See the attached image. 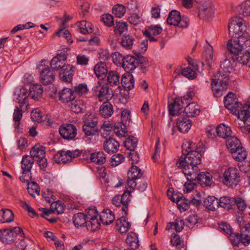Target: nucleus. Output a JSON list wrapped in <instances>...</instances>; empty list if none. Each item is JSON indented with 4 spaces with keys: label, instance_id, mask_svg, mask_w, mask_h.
Segmentation results:
<instances>
[{
    "label": "nucleus",
    "instance_id": "1",
    "mask_svg": "<svg viewBox=\"0 0 250 250\" xmlns=\"http://www.w3.org/2000/svg\"><path fill=\"white\" fill-rule=\"evenodd\" d=\"M237 41H229L227 44L228 52L225 61L229 62H250V52H242L244 47L250 46V36L246 32L237 37Z\"/></svg>",
    "mask_w": 250,
    "mask_h": 250
},
{
    "label": "nucleus",
    "instance_id": "2",
    "mask_svg": "<svg viewBox=\"0 0 250 250\" xmlns=\"http://www.w3.org/2000/svg\"><path fill=\"white\" fill-rule=\"evenodd\" d=\"M201 154L195 151L190 152L188 156H180L176 165L182 170L187 180H196L200 169L197 166L201 162Z\"/></svg>",
    "mask_w": 250,
    "mask_h": 250
},
{
    "label": "nucleus",
    "instance_id": "3",
    "mask_svg": "<svg viewBox=\"0 0 250 250\" xmlns=\"http://www.w3.org/2000/svg\"><path fill=\"white\" fill-rule=\"evenodd\" d=\"M221 70H219V76L218 78L211 80L212 90L213 95L216 97H220L228 88L229 79L226 75H221Z\"/></svg>",
    "mask_w": 250,
    "mask_h": 250
},
{
    "label": "nucleus",
    "instance_id": "4",
    "mask_svg": "<svg viewBox=\"0 0 250 250\" xmlns=\"http://www.w3.org/2000/svg\"><path fill=\"white\" fill-rule=\"evenodd\" d=\"M52 70L57 71L60 68V79L64 83L72 82L74 73V67L70 64H64L62 67L58 66V63H50Z\"/></svg>",
    "mask_w": 250,
    "mask_h": 250
},
{
    "label": "nucleus",
    "instance_id": "5",
    "mask_svg": "<svg viewBox=\"0 0 250 250\" xmlns=\"http://www.w3.org/2000/svg\"><path fill=\"white\" fill-rule=\"evenodd\" d=\"M228 29L229 35L236 38L246 31L247 26L242 18L236 17L229 23Z\"/></svg>",
    "mask_w": 250,
    "mask_h": 250
},
{
    "label": "nucleus",
    "instance_id": "6",
    "mask_svg": "<svg viewBox=\"0 0 250 250\" xmlns=\"http://www.w3.org/2000/svg\"><path fill=\"white\" fill-rule=\"evenodd\" d=\"M240 181V176L238 169L234 167H229L223 174V183L229 187L236 186Z\"/></svg>",
    "mask_w": 250,
    "mask_h": 250
},
{
    "label": "nucleus",
    "instance_id": "7",
    "mask_svg": "<svg viewBox=\"0 0 250 250\" xmlns=\"http://www.w3.org/2000/svg\"><path fill=\"white\" fill-rule=\"evenodd\" d=\"M131 191L125 190L123 195H117L112 199V203L117 207H121V210L126 215L128 204L130 201V196Z\"/></svg>",
    "mask_w": 250,
    "mask_h": 250
},
{
    "label": "nucleus",
    "instance_id": "8",
    "mask_svg": "<svg viewBox=\"0 0 250 250\" xmlns=\"http://www.w3.org/2000/svg\"><path fill=\"white\" fill-rule=\"evenodd\" d=\"M95 220L97 221L96 229H99L100 223L99 220L103 225H107L111 224L115 220V216L113 212L108 209L104 210L98 216L97 210L95 207Z\"/></svg>",
    "mask_w": 250,
    "mask_h": 250
},
{
    "label": "nucleus",
    "instance_id": "9",
    "mask_svg": "<svg viewBox=\"0 0 250 250\" xmlns=\"http://www.w3.org/2000/svg\"><path fill=\"white\" fill-rule=\"evenodd\" d=\"M59 133L61 136L65 140H75L77 134V129L73 124H63L59 128Z\"/></svg>",
    "mask_w": 250,
    "mask_h": 250
},
{
    "label": "nucleus",
    "instance_id": "10",
    "mask_svg": "<svg viewBox=\"0 0 250 250\" xmlns=\"http://www.w3.org/2000/svg\"><path fill=\"white\" fill-rule=\"evenodd\" d=\"M142 175L143 172L141 169L136 166L132 165L127 173L128 179L126 181L127 187L132 189H134L137 186L135 181L140 178Z\"/></svg>",
    "mask_w": 250,
    "mask_h": 250
},
{
    "label": "nucleus",
    "instance_id": "11",
    "mask_svg": "<svg viewBox=\"0 0 250 250\" xmlns=\"http://www.w3.org/2000/svg\"><path fill=\"white\" fill-rule=\"evenodd\" d=\"M224 105L225 107L231 111L233 114H236L240 105H242L238 102L235 94L232 92H229L224 98Z\"/></svg>",
    "mask_w": 250,
    "mask_h": 250
},
{
    "label": "nucleus",
    "instance_id": "12",
    "mask_svg": "<svg viewBox=\"0 0 250 250\" xmlns=\"http://www.w3.org/2000/svg\"><path fill=\"white\" fill-rule=\"evenodd\" d=\"M73 222L76 228L82 227L84 224H85V226L88 231L90 232L93 231V223L90 220H87L84 214L83 213L80 212L74 215Z\"/></svg>",
    "mask_w": 250,
    "mask_h": 250
},
{
    "label": "nucleus",
    "instance_id": "13",
    "mask_svg": "<svg viewBox=\"0 0 250 250\" xmlns=\"http://www.w3.org/2000/svg\"><path fill=\"white\" fill-rule=\"evenodd\" d=\"M94 115L92 114H85L84 124L83 126V130L85 135V141H89V136L94 135Z\"/></svg>",
    "mask_w": 250,
    "mask_h": 250
},
{
    "label": "nucleus",
    "instance_id": "14",
    "mask_svg": "<svg viewBox=\"0 0 250 250\" xmlns=\"http://www.w3.org/2000/svg\"><path fill=\"white\" fill-rule=\"evenodd\" d=\"M95 95L100 102H106L108 100L109 87L106 82L102 83H97L95 86Z\"/></svg>",
    "mask_w": 250,
    "mask_h": 250
},
{
    "label": "nucleus",
    "instance_id": "15",
    "mask_svg": "<svg viewBox=\"0 0 250 250\" xmlns=\"http://www.w3.org/2000/svg\"><path fill=\"white\" fill-rule=\"evenodd\" d=\"M53 71L50 70L49 66H45L42 69L40 72V79L41 82L44 85L50 84L54 82L55 76Z\"/></svg>",
    "mask_w": 250,
    "mask_h": 250
},
{
    "label": "nucleus",
    "instance_id": "16",
    "mask_svg": "<svg viewBox=\"0 0 250 250\" xmlns=\"http://www.w3.org/2000/svg\"><path fill=\"white\" fill-rule=\"evenodd\" d=\"M107 73V68L105 63H100L98 67L95 66V75L97 78V79L95 78V82H97V83H102L106 82L105 78Z\"/></svg>",
    "mask_w": 250,
    "mask_h": 250
},
{
    "label": "nucleus",
    "instance_id": "17",
    "mask_svg": "<svg viewBox=\"0 0 250 250\" xmlns=\"http://www.w3.org/2000/svg\"><path fill=\"white\" fill-rule=\"evenodd\" d=\"M176 126L180 132L187 133L191 126V122L187 117H179L176 119Z\"/></svg>",
    "mask_w": 250,
    "mask_h": 250
},
{
    "label": "nucleus",
    "instance_id": "18",
    "mask_svg": "<svg viewBox=\"0 0 250 250\" xmlns=\"http://www.w3.org/2000/svg\"><path fill=\"white\" fill-rule=\"evenodd\" d=\"M14 95L17 102L20 104V105L23 106L26 104L27 98L29 96L27 90L25 88H17L15 91Z\"/></svg>",
    "mask_w": 250,
    "mask_h": 250
},
{
    "label": "nucleus",
    "instance_id": "19",
    "mask_svg": "<svg viewBox=\"0 0 250 250\" xmlns=\"http://www.w3.org/2000/svg\"><path fill=\"white\" fill-rule=\"evenodd\" d=\"M119 143L112 138H109L104 141V148L107 153H115L119 148Z\"/></svg>",
    "mask_w": 250,
    "mask_h": 250
},
{
    "label": "nucleus",
    "instance_id": "20",
    "mask_svg": "<svg viewBox=\"0 0 250 250\" xmlns=\"http://www.w3.org/2000/svg\"><path fill=\"white\" fill-rule=\"evenodd\" d=\"M236 114L244 123L250 122V105L246 104L243 106L240 105Z\"/></svg>",
    "mask_w": 250,
    "mask_h": 250
},
{
    "label": "nucleus",
    "instance_id": "21",
    "mask_svg": "<svg viewBox=\"0 0 250 250\" xmlns=\"http://www.w3.org/2000/svg\"><path fill=\"white\" fill-rule=\"evenodd\" d=\"M185 103L180 98H175L174 101L168 105L169 112L170 114L175 116L179 114L182 110L183 104Z\"/></svg>",
    "mask_w": 250,
    "mask_h": 250
},
{
    "label": "nucleus",
    "instance_id": "22",
    "mask_svg": "<svg viewBox=\"0 0 250 250\" xmlns=\"http://www.w3.org/2000/svg\"><path fill=\"white\" fill-rule=\"evenodd\" d=\"M34 159L29 155H24L21 162V167L23 173L29 174L30 173Z\"/></svg>",
    "mask_w": 250,
    "mask_h": 250
},
{
    "label": "nucleus",
    "instance_id": "23",
    "mask_svg": "<svg viewBox=\"0 0 250 250\" xmlns=\"http://www.w3.org/2000/svg\"><path fill=\"white\" fill-rule=\"evenodd\" d=\"M121 83L125 89L131 90L134 87V80L130 73H125L123 75Z\"/></svg>",
    "mask_w": 250,
    "mask_h": 250
},
{
    "label": "nucleus",
    "instance_id": "24",
    "mask_svg": "<svg viewBox=\"0 0 250 250\" xmlns=\"http://www.w3.org/2000/svg\"><path fill=\"white\" fill-rule=\"evenodd\" d=\"M116 226L118 231L122 234H125L130 229L131 224L125 220L124 216L116 220Z\"/></svg>",
    "mask_w": 250,
    "mask_h": 250
},
{
    "label": "nucleus",
    "instance_id": "25",
    "mask_svg": "<svg viewBox=\"0 0 250 250\" xmlns=\"http://www.w3.org/2000/svg\"><path fill=\"white\" fill-rule=\"evenodd\" d=\"M42 210H44V215H48L50 213H55V212L59 214L63 212L64 206V204L61 201H59L52 203L50 209H46L43 208Z\"/></svg>",
    "mask_w": 250,
    "mask_h": 250
},
{
    "label": "nucleus",
    "instance_id": "26",
    "mask_svg": "<svg viewBox=\"0 0 250 250\" xmlns=\"http://www.w3.org/2000/svg\"><path fill=\"white\" fill-rule=\"evenodd\" d=\"M59 99L62 102L70 103L75 99V96L72 89L64 88L59 93Z\"/></svg>",
    "mask_w": 250,
    "mask_h": 250
},
{
    "label": "nucleus",
    "instance_id": "27",
    "mask_svg": "<svg viewBox=\"0 0 250 250\" xmlns=\"http://www.w3.org/2000/svg\"><path fill=\"white\" fill-rule=\"evenodd\" d=\"M0 240L5 244H11L15 241L14 233L11 229L0 230Z\"/></svg>",
    "mask_w": 250,
    "mask_h": 250
},
{
    "label": "nucleus",
    "instance_id": "28",
    "mask_svg": "<svg viewBox=\"0 0 250 250\" xmlns=\"http://www.w3.org/2000/svg\"><path fill=\"white\" fill-rule=\"evenodd\" d=\"M30 156L34 161L39 160L43 156H45V147L39 145H35L30 151Z\"/></svg>",
    "mask_w": 250,
    "mask_h": 250
},
{
    "label": "nucleus",
    "instance_id": "29",
    "mask_svg": "<svg viewBox=\"0 0 250 250\" xmlns=\"http://www.w3.org/2000/svg\"><path fill=\"white\" fill-rule=\"evenodd\" d=\"M212 176L208 172H202L198 173L196 181L202 187L210 186L212 182L211 180Z\"/></svg>",
    "mask_w": 250,
    "mask_h": 250
},
{
    "label": "nucleus",
    "instance_id": "30",
    "mask_svg": "<svg viewBox=\"0 0 250 250\" xmlns=\"http://www.w3.org/2000/svg\"><path fill=\"white\" fill-rule=\"evenodd\" d=\"M197 68L193 63H189V65L181 71V74L190 80H193L197 77Z\"/></svg>",
    "mask_w": 250,
    "mask_h": 250
},
{
    "label": "nucleus",
    "instance_id": "31",
    "mask_svg": "<svg viewBox=\"0 0 250 250\" xmlns=\"http://www.w3.org/2000/svg\"><path fill=\"white\" fill-rule=\"evenodd\" d=\"M43 92L42 86L39 84H32L29 90V96L32 99L38 100L41 98Z\"/></svg>",
    "mask_w": 250,
    "mask_h": 250
},
{
    "label": "nucleus",
    "instance_id": "32",
    "mask_svg": "<svg viewBox=\"0 0 250 250\" xmlns=\"http://www.w3.org/2000/svg\"><path fill=\"white\" fill-rule=\"evenodd\" d=\"M184 112L188 117H193L200 114V109L197 104L191 103L185 108Z\"/></svg>",
    "mask_w": 250,
    "mask_h": 250
},
{
    "label": "nucleus",
    "instance_id": "33",
    "mask_svg": "<svg viewBox=\"0 0 250 250\" xmlns=\"http://www.w3.org/2000/svg\"><path fill=\"white\" fill-rule=\"evenodd\" d=\"M76 25L78 27V30L83 34L92 33L93 31L92 23L85 21L77 22Z\"/></svg>",
    "mask_w": 250,
    "mask_h": 250
},
{
    "label": "nucleus",
    "instance_id": "34",
    "mask_svg": "<svg viewBox=\"0 0 250 250\" xmlns=\"http://www.w3.org/2000/svg\"><path fill=\"white\" fill-rule=\"evenodd\" d=\"M70 110L75 113H80L83 112L85 108L83 102L81 100H73L69 104Z\"/></svg>",
    "mask_w": 250,
    "mask_h": 250
},
{
    "label": "nucleus",
    "instance_id": "35",
    "mask_svg": "<svg viewBox=\"0 0 250 250\" xmlns=\"http://www.w3.org/2000/svg\"><path fill=\"white\" fill-rule=\"evenodd\" d=\"M100 114L105 118L111 116L113 113L112 105L107 102H104L100 108Z\"/></svg>",
    "mask_w": 250,
    "mask_h": 250
},
{
    "label": "nucleus",
    "instance_id": "36",
    "mask_svg": "<svg viewBox=\"0 0 250 250\" xmlns=\"http://www.w3.org/2000/svg\"><path fill=\"white\" fill-rule=\"evenodd\" d=\"M219 199L214 196H208L204 201L205 207L208 210L213 211L219 207Z\"/></svg>",
    "mask_w": 250,
    "mask_h": 250
},
{
    "label": "nucleus",
    "instance_id": "37",
    "mask_svg": "<svg viewBox=\"0 0 250 250\" xmlns=\"http://www.w3.org/2000/svg\"><path fill=\"white\" fill-rule=\"evenodd\" d=\"M113 62H135V58L134 57L127 56L126 57L123 56L118 52H115L111 55Z\"/></svg>",
    "mask_w": 250,
    "mask_h": 250
},
{
    "label": "nucleus",
    "instance_id": "38",
    "mask_svg": "<svg viewBox=\"0 0 250 250\" xmlns=\"http://www.w3.org/2000/svg\"><path fill=\"white\" fill-rule=\"evenodd\" d=\"M147 42L148 41L147 40H145L141 42L140 44V52L138 54L136 55V58H135V61H137L138 62H147L150 61L149 59L140 55L141 52L144 53L146 51L147 48Z\"/></svg>",
    "mask_w": 250,
    "mask_h": 250
},
{
    "label": "nucleus",
    "instance_id": "39",
    "mask_svg": "<svg viewBox=\"0 0 250 250\" xmlns=\"http://www.w3.org/2000/svg\"><path fill=\"white\" fill-rule=\"evenodd\" d=\"M216 131L218 136L226 139L231 136V130L229 126H226L224 124H220L216 128Z\"/></svg>",
    "mask_w": 250,
    "mask_h": 250
},
{
    "label": "nucleus",
    "instance_id": "40",
    "mask_svg": "<svg viewBox=\"0 0 250 250\" xmlns=\"http://www.w3.org/2000/svg\"><path fill=\"white\" fill-rule=\"evenodd\" d=\"M226 146L230 152L242 147V145L239 140L235 137H230L226 142Z\"/></svg>",
    "mask_w": 250,
    "mask_h": 250
},
{
    "label": "nucleus",
    "instance_id": "41",
    "mask_svg": "<svg viewBox=\"0 0 250 250\" xmlns=\"http://www.w3.org/2000/svg\"><path fill=\"white\" fill-rule=\"evenodd\" d=\"M54 161L58 164H65L70 162V156L64 150L58 151L54 156Z\"/></svg>",
    "mask_w": 250,
    "mask_h": 250
},
{
    "label": "nucleus",
    "instance_id": "42",
    "mask_svg": "<svg viewBox=\"0 0 250 250\" xmlns=\"http://www.w3.org/2000/svg\"><path fill=\"white\" fill-rule=\"evenodd\" d=\"M180 20V12L176 10H172L169 13L167 22L169 25L177 26Z\"/></svg>",
    "mask_w": 250,
    "mask_h": 250
},
{
    "label": "nucleus",
    "instance_id": "43",
    "mask_svg": "<svg viewBox=\"0 0 250 250\" xmlns=\"http://www.w3.org/2000/svg\"><path fill=\"white\" fill-rule=\"evenodd\" d=\"M185 223L181 218L176 219L173 222L167 224L166 229L169 230L174 229L176 232H180L184 228Z\"/></svg>",
    "mask_w": 250,
    "mask_h": 250
},
{
    "label": "nucleus",
    "instance_id": "44",
    "mask_svg": "<svg viewBox=\"0 0 250 250\" xmlns=\"http://www.w3.org/2000/svg\"><path fill=\"white\" fill-rule=\"evenodd\" d=\"M120 75L114 71H109L107 77V81L110 86H116L120 83Z\"/></svg>",
    "mask_w": 250,
    "mask_h": 250
},
{
    "label": "nucleus",
    "instance_id": "45",
    "mask_svg": "<svg viewBox=\"0 0 250 250\" xmlns=\"http://www.w3.org/2000/svg\"><path fill=\"white\" fill-rule=\"evenodd\" d=\"M0 215L2 217L0 219V223L11 222L14 220V213L9 209H2L0 210Z\"/></svg>",
    "mask_w": 250,
    "mask_h": 250
},
{
    "label": "nucleus",
    "instance_id": "46",
    "mask_svg": "<svg viewBox=\"0 0 250 250\" xmlns=\"http://www.w3.org/2000/svg\"><path fill=\"white\" fill-rule=\"evenodd\" d=\"M22 105H20L19 107L16 106L13 113V119L15 122L14 126L17 129H19L20 121L22 118Z\"/></svg>",
    "mask_w": 250,
    "mask_h": 250
},
{
    "label": "nucleus",
    "instance_id": "47",
    "mask_svg": "<svg viewBox=\"0 0 250 250\" xmlns=\"http://www.w3.org/2000/svg\"><path fill=\"white\" fill-rule=\"evenodd\" d=\"M232 157L236 161L242 162L247 156V152L243 146L231 152Z\"/></svg>",
    "mask_w": 250,
    "mask_h": 250
},
{
    "label": "nucleus",
    "instance_id": "48",
    "mask_svg": "<svg viewBox=\"0 0 250 250\" xmlns=\"http://www.w3.org/2000/svg\"><path fill=\"white\" fill-rule=\"evenodd\" d=\"M234 200L229 196H223L219 200V207L228 210L231 208L232 205H234Z\"/></svg>",
    "mask_w": 250,
    "mask_h": 250
},
{
    "label": "nucleus",
    "instance_id": "49",
    "mask_svg": "<svg viewBox=\"0 0 250 250\" xmlns=\"http://www.w3.org/2000/svg\"><path fill=\"white\" fill-rule=\"evenodd\" d=\"M125 124L122 123H117L114 124V130L117 136L120 137H125L127 132L125 127Z\"/></svg>",
    "mask_w": 250,
    "mask_h": 250
},
{
    "label": "nucleus",
    "instance_id": "50",
    "mask_svg": "<svg viewBox=\"0 0 250 250\" xmlns=\"http://www.w3.org/2000/svg\"><path fill=\"white\" fill-rule=\"evenodd\" d=\"M188 146H187V144H185L182 146V155L181 156H188V154L190 152L195 151L199 152L198 149L197 148V146L195 143L192 142H188Z\"/></svg>",
    "mask_w": 250,
    "mask_h": 250
},
{
    "label": "nucleus",
    "instance_id": "51",
    "mask_svg": "<svg viewBox=\"0 0 250 250\" xmlns=\"http://www.w3.org/2000/svg\"><path fill=\"white\" fill-rule=\"evenodd\" d=\"M204 55L206 62L216 61V57L213 56V47L209 44L205 48Z\"/></svg>",
    "mask_w": 250,
    "mask_h": 250
},
{
    "label": "nucleus",
    "instance_id": "52",
    "mask_svg": "<svg viewBox=\"0 0 250 250\" xmlns=\"http://www.w3.org/2000/svg\"><path fill=\"white\" fill-rule=\"evenodd\" d=\"M214 11L211 6L203 7L199 11V16L200 18L208 20L212 17Z\"/></svg>",
    "mask_w": 250,
    "mask_h": 250
},
{
    "label": "nucleus",
    "instance_id": "53",
    "mask_svg": "<svg viewBox=\"0 0 250 250\" xmlns=\"http://www.w3.org/2000/svg\"><path fill=\"white\" fill-rule=\"evenodd\" d=\"M137 143L138 139L136 138L133 136H129L126 139L124 143L125 146L131 151H133L137 146Z\"/></svg>",
    "mask_w": 250,
    "mask_h": 250
},
{
    "label": "nucleus",
    "instance_id": "54",
    "mask_svg": "<svg viewBox=\"0 0 250 250\" xmlns=\"http://www.w3.org/2000/svg\"><path fill=\"white\" fill-rule=\"evenodd\" d=\"M127 243L133 248H137L139 246V240L137 234L134 232L129 233L126 238Z\"/></svg>",
    "mask_w": 250,
    "mask_h": 250
},
{
    "label": "nucleus",
    "instance_id": "55",
    "mask_svg": "<svg viewBox=\"0 0 250 250\" xmlns=\"http://www.w3.org/2000/svg\"><path fill=\"white\" fill-rule=\"evenodd\" d=\"M134 38L132 36L127 35H124L122 38L121 44L126 49H131L133 44Z\"/></svg>",
    "mask_w": 250,
    "mask_h": 250
},
{
    "label": "nucleus",
    "instance_id": "56",
    "mask_svg": "<svg viewBox=\"0 0 250 250\" xmlns=\"http://www.w3.org/2000/svg\"><path fill=\"white\" fill-rule=\"evenodd\" d=\"M162 31V27L158 25H150L148 27V30H146L144 32V35L145 36H150V34L153 36H156L161 34Z\"/></svg>",
    "mask_w": 250,
    "mask_h": 250
},
{
    "label": "nucleus",
    "instance_id": "57",
    "mask_svg": "<svg viewBox=\"0 0 250 250\" xmlns=\"http://www.w3.org/2000/svg\"><path fill=\"white\" fill-rule=\"evenodd\" d=\"M125 157L121 154H114L111 156L110 163L112 167H116L124 162Z\"/></svg>",
    "mask_w": 250,
    "mask_h": 250
},
{
    "label": "nucleus",
    "instance_id": "58",
    "mask_svg": "<svg viewBox=\"0 0 250 250\" xmlns=\"http://www.w3.org/2000/svg\"><path fill=\"white\" fill-rule=\"evenodd\" d=\"M178 208L181 211L187 210L189 208V201H188L183 197H181L176 201Z\"/></svg>",
    "mask_w": 250,
    "mask_h": 250
},
{
    "label": "nucleus",
    "instance_id": "59",
    "mask_svg": "<svg viewBox=\"0 0 250 250\" xmlns=\"http://www.w3.org/2000/svg\"><path fill=\"white\" fill-rule=\"evenodd\" d=\"M128 26L126 22L119 21L116 22L114 27V32L116 35H121L127 30Z\"/></svg>",
    "mask_w": 250,
    "mask_h": 250
},
{
    "label": "nucleus",
    "instance_id": "60",
    "mask_svg": "<svg viewBox=\"0 0 250 250\" xmlns=\"http://www.w3.org/2000/svg\"><path fill=\"white\" fill-rule=\"evenodd\" d=\"M126 11L125 7L122 4H117L115 5L112 9V13L116 17L121 18L125 14Z\"/></svg>",
    "mask_w": 250,
    "mask_h": 250
},
{
    "label": "nucleus",
    "instance_id": "61",
    "mask_svg": "<svg viewBox=\"0 0 250 250\" xmlns=\"http://www.w3.org/2000/svg\"><path fill=\"white\" fill-rule=\"evenodd\" d=\"M40 189L39 185L35 182H32L28 184V192L32 196H35V194L39 195Z\"/></svg>",
    "mask_w": 250,
    "mask_h": 250
},
{
    "label": "nucleus",
    "instance_id": "62",
    "mask_svg": "<svg viewBox=\"0 0 250 250\" xmlns=\"http://www.w3.org/2000/svg\"><path fill=\"white\" fill-rule=\"evenodd\" d=\"M55 35L59 37L65 38L67 40L68 43L69 44L72 43L73 42L70 36V33L68 30L64 29V28H61L55 33Z\"/></svg>",
    "mask_w": 250,
    "mask_h": 250
},
{
    "label": "nucleus",
    "instance_id": "63",
    "mask_svg": "<svg viewBox=\"0 0 250 250\" xmlns=\"http://www.w3.org/2000/svg\"><path fill=\"white\" fill-rule=\"evenodd\" d=\"M106 162L105 155L103 151L95 152V163L97 165L102 166Z\"/></svg>",
    "mask_w": 250,
    "mask_h": 250
},
{
    "label": "nucleus",
    "instance_id": "64",
    "mask_svg": "<svg viewBox=\"0 0 250 250\" xmlns=\"http://www.w3.org/2000/svg\"><path fill=\"white\" fill-rule=\"evenodd\" d=\"M73 91H74V95H83L87 93L88 88L85 83H80L74 87Z\"/></svg>",
    "mask_w": 250,
    "mask_h": 250
}]
</instances>
